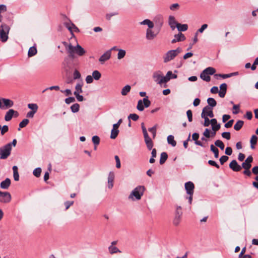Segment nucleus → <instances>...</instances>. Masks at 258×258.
<instances>
[{
  "label": "nucleus",
  "instance_id": "obj_34",
  "mask_svg": "<svg viewBox=\"0 0 258 258\" xmlns=\"http://www.w3.org/2000/svg\"><path fill=\"white\" fill-rule=\"evenodd\" d=\"M82 86L83 84L81 83H78L75 87V91L74 92V95L80 94L82 92Z\"/></svg>",
  "mask_w": 258,
  "mask_h": 258
},
{
  "label": "nucleus",
  "instance_id": "obj_35",
  "mask_svg": "<svg viewBox=\"0 0 258 258\" xmlns=\"http://www.w3.org/2000/svg\"><path fill=\"white\" fill-rule=\"evenodd\" d=\"M141 25H147L148 26L149 28H153L154 27L153 23L149 19H146L143 21L141 22Z\"/></svg>",
  "mask_w": 258,
  "mask_h": 258
},
{
  "label": "nucleus",
  "instance_id": "obj_46",
  "mask_svg": "<svg viewBox=\"0 0 258 258\" xmlns=\"http://www.w3.org/2000/svg\"><path fill=\"white\" fill-rule=\"evenodd\" d=\"M80 108V105L78 103L74 104L71 107V110L73 112L76 113L79 111Z\"/></svg>",
  "mask_w": 258,
  "mask_h": 258
},
{
  "label": "nucleus",
  "instance_id": "obj_17",
  "mask_svg": "<svg viewBox=\"0 0 258 258\" xmlns=\"http://www.w3.org/2000/svg\"><path fill=\"white\" fill-rule=\"evenodd\" d=\"M185 39V37L181 33L174 35V38L171 41L172 43H175L176 42L182 41Z\"/></svg>",
  "mask_w": 258,
  "mask_h": 258
},
{
  "label": "nucleus",
  "instance_id": "obj_24",
  "mask_svg": "<svg viewBox=\"0 0 258 258\" xmlns=\"http://www.w3.org/2000/svg\"><path fill=\"white\" fill-rule=\"evenodd\" d=\"M145 142L146 143V144L147 145V148L151 150L153 146V143L151 140V139L149 137V136L145 137Z\"/></svg>",
  "mask_w": 258,
  "mask_h": 258
},
{
  "label": "nucleus",
  "instance_id": "obj_4",
  "mask_svg": "<svg viewBox=\"0 0 258 258\" xmlns=\"http://www.w3.org/2000/svg\"><path fill=\"white\" fill-rule=\"evenodd\" d=\"M10 27L6 24H3L0 27V38L3 42H6L8 39V34Z\"/></svg>",
  "mask_w": 258,
  "mask_h": 258
},
{
  "label": "nucleus",
  "instance_id": "obj_47",
  "mask_svg": "<svg viewBox=\"0 0 258 258\" xmlns=\"http://www.w3.org/2000/svg\"><path fill=\"white\" fill-rule=\"evenodd\" d=\"M215 145L217 147L220 148L221 150H223L224 149V144L221 140H218L216 141L215 142Z\"/></svg>",
  "mask_w": 258,
  "mask_h": 258
},
{
  "label": "nucleus",
  "instance_id": "obj_29",
  "mask_svg": "<svg viewBox=\"0 0 258 258\" xmlns=\"http://www.w3.org/2000/svg\"><path fill=\"white\" fill-rule=\"evenodd\" d=\"M244 122L242 120H238L234 126V128L236 131H239L243 125Z\"/></svg>",
  "mask_w": 258,
  "mask_h": 258
},
{
  "label": "nucleus",
  "instance_id": "obj_60",
  "mask_svg": "<svg viewBox=\"0 0 258 258\" xmlns=\"http://www.w3.org/2000/svg\"><path fill=\"white\" fill-rule=\"evenodd\" d=\"M233 109L234 110L233 111V113L234 114H237L239 111V105H234L233 106Z\"/></svg>",
  "mask_w": 258,
  "mask_h": 258
},
{
  "label": "nucleus",
  "instance_id": "obj_7",
  "mask_svg": "<svg viewBox=\"0 0 258 258\" xmlns=\"http://www.w3.org/2000/svg\"><path fill=\"white\" fill-rule=\"evenodd\" d=\"M11 195L9 192L0 191V202L9 203L11 201Z\"/></svg>",
  "mask_w": 258,
  "mask_h": 258
},
{
  "label": "nucleus",
  "instance_id": "obj_27",
  "mask_svg": "<svg viewBox=\"0 0 258 258\" xmlns=\"http://www.w3.org/2000/svg\"><path fill=\"white\" fill-rule=\"evenodd\" d=\"M257 141V137L255 135H252L250 141V147L252 149H254L255 148V145L256 144Z\"/></svg>",
  "mask_w": 258,
  "mask_h": 258
},
{
  "label": "nucleus",
  "instance_id": "obj_28",
  "mask_svg": "<svg viewBox=\"0 0 258 258\" xmlns=\"http://www.w3.org/2000/svg\"><path fill=\"white\" fill-rule=\"evenodd\" d=\"M13 170L14 180L18 181L19 180V175L18 171V167L16 166H14L13 167Z\"/></svg>",
  "mask_w": 258,
  "mask_h": 258
},
{
  "label": "nucleus",
  "instance_id": "obj_19",
  "mask_svg": "<svg viewBox=\"0 0 258 258\" xmlns=\"http://www.w3.org/2000/svg\"><path fill=\"white\" fill-rule=\"evenodd\" d=\"M220 90L219 91V96L221 98H223L225 96L227 91L226 84H222L220 86Z\"/></svg>",
  "mask_w": 258,
  "mask_h": 258
},
{
  "label": "nucleus",
  "instance_id": "obj_9",
  "mask_svg": "<svg viewBox=\"0 0 258 258\" xmlns=\"http://www.w3.org/2000/svg\"><path fill=\"white\" fill-rule=\"evenodd\" d=\"M151 29L148 28L146 31V38L149 40L154 39L160 31L159 28L157 31H153Z\"/></svg>",
  "mask_w": 258,
  "mask_h": 258
},
{
  "label": "nucleus",
  "instance_id": "obj_56",
  "mask_svg": "<svg viewBox=\"0 0 258 258\" xmlns=\"http://www.w3.org/2000/svg\"><path fill=\"white\" fill-rule=\"evenodd\" d=\"M1 135H4L9 130L8 126L6 125H4L2 127H1Z\"/></svg>",
  "mask_w": 258,
  "mask_h": 258
},
{
  "label": "nucleus",
  "instance_id": "obj_43",
  "mask_svg": "<svg viewBox=\"0 0 258 258\" xmlns=\"http://www.w3.org/2000/svg\"><path fill=\"white\" fill-rule=\"evenodd\" d=\"M234 75V74L233 73L228 74H215L214 76L216 79H218V77H221L223 79H226V78L231 77L233 76Z\"/></svg>",
  "mask_w": 258,
  "mask_h": 258
},
{
  "label": "nucleus",
  "instance_id": "obj_42",
  "mask_svg": "<svg viewBox=\"0 0 258 258\" xmlns=\"http://www.w3.org/2000/svg\"><path fill=\"white\" fill-rule=\"evenodd\" d=\"M118 52L117 54V58L118 59H121L123 58L125 55V54H126L125 51L123 49H118Z\"/></svg>",
  "mask_w": 258,
  "mask_h": 258
},
{
  "label": "nucleus",
  "instance_id": "obj_63",
  "mask_svg": "<svg viewBox=\"0 0 258 258\" xmlns=\"http://www.w3.org/2000/svg\"><path fill=\"white\" fill-rule=\"evenodd\" d=\"M85 80L87 84H91L93 81V78L92 76L88 75L86 77Z\"/></svg>",
  "mask_w": 258,
  "mask_h": 258
},
{
  "label": "nucleus",
  "instance_id": "obj_12",
  "mask_svg": "<svg viewBox=\"0 0 258 258\" xmlns=\"http://www.w3.org/2000/svg\"><path fill=\"white\" fill-rule=\"evenodd\" d=\"M253 161V158L251 156H249L244 162L242 164L241 167L244 169H250L251 167V163Z\"/></svg>",
  "mask_w": 258,
  "mask_h": 258
},
{
  "label": "nucleus",
  "instance_id": "obj_59",
  "mask_svg": "<svg viewBox=\"0 0 258 258\" xmlns=\"http://www.w3.org/2000/svg\"><path fill=\"white\" fill-rule=\"evenodd\" d=\"M228 160V157L226 156H222L220 158V163L223 165L225 162H226Z\"/></svg>",
  "mask_w": 258,
  "mask_h": 258
},
{
  "label": "nucleus",
  "instance_id": "obj_62",
  "mask_svg": "<svg viewBox=\"0 0 258 258\" xmlns=\"http://www.w3.org/2000/svg\"><path fill=\"white\" fill-rule=\"evenodd\" d=\"M75 101V99L73 97H70L65 99V102L66 103L69 104L72 102H74Z\"/></svg>",
  "mask_w": 258,
  "mask_h": 258
},
{
  "label": "nucleus",
  "instance_id": "obj_39",
  "mask_svg": "<svg viewBox=\"0 0 258 258\" xmlns=\"http://www.w3.org/2000/svg\"><path fill=\"white\" fill-rule=\"evenodd\" d=\"M119 133V130L117 128H113L111 130L110 138L112 139H115Z\"/></svg>",
  "mask_w": 258,
  "mask_h": 258
},
{
  "label": "nucleus",
  "instance_id": "obj_25",
  "mask_svg": "<svg viewBox=\"0 0 258 258\" xmlns=\"http://www.w3.org/2000/svg\"><path fill=\"white\" fill-rule=\"evenodd\" d=\"M63 45L66 47L68 53H69V56L72 58L74 57V53H75L73 49L70 48V44L68 45L67 42H63Z\"/></svg>",
  "mask_w": 258,
  "mask_h": 258
},
{
  "label": "nucleus",
  "instance_id": "obj_40",
  "mask_svg": "<svg viewBox=\"0 0 258 258\" xmlns=\"http://www.w3.org/2000/svg\"><path fill=\"white\" fill-rule=\"evenodd\" d=\"M210 149H211V151L214 153V157L216 158H218L219 157L218 149L216 147H215L213 145H211L210 146Z\"/></svg>",
  "mask_w": 258,
  "mask_h": 258
},
{
  "label": "nucleus",
  "instance_id": "obj_18",
  "mask_svg": "<svg viewBox=\"0 0 258 258\" xmlns=\"http://www.w3.org/2000/svg\"><path fill=\"white\" fill-rule=\"evenodd\" d=\"M11 180L9 178H7L5 180L1 182L0 184V187L2 189H8L11 185Z\"/></svg>",
  "mask_w": 258,
  "mask_h": 258
},
{
  "label": "nucleus",
  "instance_id": "obj_36",
  "mask_svg": "<svg viewBox=\"0 0 258 258\" xmlns=\"http://www.w3.org/2000/svg\"><path fill=\"white\" fill-rule=\"evenodd\" d=\"M131 86L128 85L125 86L121 90V95L123 96L126 95L131 90Z\"/></svg>",
  "mask_w": 258,
  "mask_h": 258
},
{
  "label": "nucleus",
  "instance_id": "obj_13",
  "mask_svg": "<svg viewBox=\"0 0 258 258\" xmlns=\"http://www.w3.org/2000/svg\"><path fill=\"white\" fill-rule=\"evenodd\" d=\"M194 188L195 185L192 182L188 181L185 183V188L188 195H193Z\"/></svg>",
  "mask_w": 258,
  "mask_h": 258
},
{
  "label": "nucleus",
  "instance_id": "obj_16",
  "mask_svg": "<svg viewBox=\"0 0 258 258\" xmlns=\"http://www.w3.org/2000/svg\"><path fill=\"white\" fill-rule=\"evenodd\" d=\"M13 105L14 102L12 100L9 99L3 98V106H4V108H2V109H7L12 107Z\"/></svg>",
  "mask_w": 258,
  "mask_h": 258
},
{
  "label": "nucleus",
  "instance_id": "obj_64",
  "mask_svg": "<svg viewBox=\"0 0 258 258\" xmlns=\"http://www.w3.org/2000/svg\"><path fill=\"white\" fill-rule=\"evenodd\" d=\"M73 75L74 79H78L81 78V74L77 70L74 71Z\"/></svg>",
  "mask_w": 258,
  "mask_h": 258
},
{
  "label": "nucleus",
  "instance_id": "obj_20",
  "mask_svg": "<svg viewBox=\"0 0 258 258\" xmlns=\"http://www.w3.org/2000/svg\"><path fill=\"white\" fill-rule=\"evenodd\" d=\"M177 76L176 74H173L171 71H168L166 76H164V82L167 83L171 79H176L177 78Z\"/></svg>",
  "mask_w": 258,
  "mask_h": 258
},
{
  "label": "nucleus",
  "instance_id": "obj_30",
  "mask_svg": "<svg viewBox=\"0 0 258 258\" xmlns=\"http://www.w3.org/2000/svg\"><path fill=\"white\" fill-rule=\"evenodd\" d=\"M204 73H206L208 76L212 75L216 72V70L212 67H208L204 71Z\"/></svg>",
  "mask_w": 258,
  "mask_h": 258
},
{
  "label": "nucleus",
  "instance_id": "obj_41",
  "mask_svg": "<svg viewBox=\"0 0 258 258\" xmlns=\"http://www.w3.org/2000/svg\"><path fill=\"white\" fill-rule=\"evenodd\" d=\"M200 77L202 79L208 82H210L211 80L210 77L208 76L206 73H204V71L201 73Z\"/></svg>",
  "mask_w": 258,
  "mask_h": 258
},
{
  "label": "nucleus",
  "instance_id": "obj_23",
  "mask_svg": "<svg viewBox=\"0 0 258 258\" xmlns=\"http://www.w3.org/2000/svg\"><path fill=\"white\" fill-rule=\"evenodd\" d=\"M211 124L213 131H218L220 128V124L217 123V120L215 118L211 120Z\"/></svg>",
  "mask_w": 258,
  "mask_h": 258
},
{
  "label": "nucleus",
  "instance_id": "obj_45",
  "mask_svg": "<svg viewBox=\"0 0 258 258\" xmlns=\"http://www.w3.org/2000/svg\"><path fill=\"white\" fill-rule=\"evenodd\" d=\"M28 107L29 109L32 110L31 111H34L35 112L37 111L38 108V105L35 103L28 104Z\"/></svg>",
  "mask_w": 258,
  "mask_h": 258
},
{
  "label": "nucleus",
  "instance_id": "obj_50",
  "mask_svg": "<svg viewBox=\"0 0 258 258\" xmlns=\"http://www.w3.org/2000/svg\"><path fill=\"white\" fill-rule=\"evenodd\" d=\"M41 173V169L39 167L35 169L33 172L34 175L37 177H39L40 176Z\"/></svg>",
  "mask_w": 258,
  "mask_h": 258
},
{
  "label": "nucleus",
  "instance_id": "obj_55",
  "mask_svg": "<svg viewBox=\"0 0 258 258\" xmlns=\"http://www.w3.org/2000/svg\"><path fill=\"white\" fill-rule=\"evenodd\" d=\"M186 114L188 118V120L189 122H191L192 120V113L191 110H188L186 111Z\"/></svg>",
  "mask_w": 258,
  "mask_h": 258
},
{
  "label": "nucleus",
  "instance_id": "obj_49",
  "mask_svg": "<svg viewBox=\"0 0 258 258\" xmlns=\"http://www.w3.org/2000/svg\"><path fill=\"white\" fill-rule=\"evenodd\" d=\"M181 215H175V217L173 220V224L177 226L179 224L180 219H181Z\"/></svg>",
  "mask_w": 258,
  "mask_h": 258
},
{
  "label": "nucleus",
  "instance_id": "obj_11",
  "mask_svg": "<svg viewBox=\"0 0 258 258\" xmlns=\"http://www.w3.org/2000/svg\"><path fill=\"white\" fill-rule=\"evenodd\" d=\"M14 115H15L16 116H18L19 115L18 112L12 109L9 110L5 114V120L6 121L11 120Z\"/></svg>",
  "mask_w": 258,
  "mask_h": 258
},
{
  "label": "nucleus",
  "instance_id": "obj_31",
  "mask_svg": "<svg viewBox=\"0 0 258 258\" xmlns=\"http://www.w3.org/2000/svg\"><path fill=\"white\" fill-rule=\"evenodd\" d=\"M168 158V155L166 152H162L160 155V164H163L165 162Z\"/></svg>",
  "mask_w": 258,
  "mask_h": 258
},
{
  "label": "nucleus",
  "instance_id": "obj_26",
  "mask_svg": "<svg viewBox=\"0 0 258 258\" xmlns=\"http://www.w3.org/2000/svg\"><path fill=\"white\" fill-rule=\"evenodd\" d=\"M176 27L179 32L185 31L188 29V25L187 24H181L178 23Z\"/></svg>",
  "mask_w": 258,
  "mask_h": 258
},
{
  "label": "nucleus",
  "instance_id": "obj_44",
  "mask_svg": "<svg viewBox=\"0 0 258 258\" xmlns=\"http://www.w3.org/2000/svg\"><path fill=\"white\" fill-rule=\"evenodd\" d=\"M108 249H109V252L111 254H113L115 253H117L118 252H120L117 247H116V246H114L113 245H110Z\"/></svg>",
  "mask_w": 258,
  "mask_h": 258
},
{
  "label": "nucleus",
  "instance_id": "obj_52",
  "mask_svg": "<svg viewBox=\"0 0 258 258\" xmlns=\"http://www.w3.org/2000/svg\"><path fill=\"white\" fill-rule=\"evenodd\" d=\"M92 142L95 146L99 145L100 143V138L97 136H94L92 137Z\"/></svg>",
  "mask_w": 258,
  "mask_h": 258
},
{
  "label": "nucleus",
  "instance_id": "obj_53",
  "mask_svg": "<svg viewBox=\"0 0 258 258\" xmlns=\"http://www.w3.org/2000/svg\"><path fill=\"white\" fill-rule=\"evenodd\" d=\"M201 117L204 119V123L203 124L204 126H209L210 124L211 123V120H210L208 117L201 116Z\"/></svg>",
  "mask_w": 258,
  "mask_h": 258
},
{
  "label": "nucleus",
  "instance_id": "obj_32",
  "mask_svg": "<svg viewBox=\"0 0 258 258\" xmlns=\"http://www.w3.org/2000/svg\"><path fill=\"white\" fill-rule=\"evenodd\" d=\"M36 53H37L36 48L34 46H32L29 48V49L28 50V55L29 57H32L33 56L35 55Z\"/></svg>",
  "mask_w": 258,
  "mask_h": 258
},
{
  "label": "nucleus",
  "instance_id": "obj_3",
  "mask_svg": "<svg viewBox=\"0 0 258 258\" xmlns=\"http://www.w3.org/2000/svg\"><path fill=\"white\" fill-rule=\"evenodd\" d=\"M11 150L12 147L11 143H9L0 148V158L2 159L7 158L10 155Z\"/></svg>",
  "mask_w": 258,
  "mask_h": 258
},
{
  "label": "nucleus",
  "instance_id": "obj_14",
  "mask_svg": "<svg viewBox=\"0 0 258 258\" xmlns=\"http://www.w3.org/2000/svg\"><path fill=\"white\" fill-rule=\"evenodd\" d=\"M229 167L234 171H239L242 167L238 164L237 161L235 160H232L229 164Z\"/></svg>",
  "mask_w": 258,
  "mask_h": 258
},
{
  "label": "nucleus",
  "instance_id": "obj_1",
  "mask_svg": "<svg viewBox=\"0 0 258 258\" xmlns=\"http://www.w3.org/2000/svg\"><path fill=\"white\" fill-rule=\"evenodd\" d=\"M145 190V187L143 186H138L128 196V199L132 201L139 200L141 199Z\"/></svg>",
  "mask_w": 258,
  "mask_h": 258
},
{
  "label": "nucleus",
  "instance_id": "obj_48",
  "mask_svg": "<svg viewBox=\"0 0 258 258\" xmlns=\"http://www.w3.org/2000/svg\"><path fill=\"white\" fill-rule=\"evenodd\" d=\"M157 127V124H156L152 127L149 128V131L153 134V139H154L156 137Z\"/></svg>",
  "mask_w": 258,
  "mask_h": 258
},
{
  "label": "nucleus",
  "instance_id": "obj_2",
  "mask_svg": "<svg viewBox=\"0 0 258 258\" xmlns=\"http://www.w3.org/2000/svg\"><path fill=\"white\" fill-rule=\"evenodd\" d=\"M181 52V48L180 47H178L176 49L170 50L168 51L163 57L164 62L167 63L173 60Z\"/></svg>",
  "mask_w": 258,
  "mask_h": 258
},
{
  "label": "nucleus",
  "instance_id": "obj_6",
  "mask_svg": "<svg viewBox=\"0 0 258 258\" xmlns=\"http://www.w3.org/2000/svg\"><path fill=\"white\" fill-rule=\"evenodd\" d=\"M164 76H163L162 73L160 71L155 72L153 75L154 80L160 85L166 83V82H164Z\"/></svg>",
  "mask_w": 258,
  "mask_h": 258
},
{
  "label": "nucleus",
  "instance_id": "obj_38",
  "mask_svg": "<svg viewBox=\"0 0 258 258\" xmlns=\"http://www.w3.org/2000/svg\"><path fill=\"white\" fill-rule=\"evenodd\" d=\"M207 102L209 105L208 106L211 108L215 107L217 104L216 100L213 98H209L207 99Z\"/></svg>",
  "mask_w": 258,
  "mask_h": 258
},
{
  "label": "nucleus",
  "instance_id": "obj_15",
  "mask_svg": "<svg viewBox=\"0 0 258 258\" xmlns=\"http://www.w3.org/2000/svg\"><path fill=\"white\" fill-rule=\"evenodd\" d=\"M111 57V50H107L99 58V61L103 63L105 61L108 60Z\"/></svg>",
  "mask_w": 258,
  "mask_h": 258
},
{
  "label": "nucleus",
  "instance_id": "obj_58",
  "mask_svg": "<svg viewBox=\"0 0 258 258\" xmlns=\"http://www.w3.org/2000/svg\"><path fill=\"white\" fill-rule=\"evenodd\" d=\"M182 212L181 211V208L180 206H176V211H175V215H181L182 216Z\"/></svg>",
  "mask_w": 258,
  "mask_h": 258
},
{
  "label": "nucleus",
  "instance_id": "obj_61",
  "mask_svg": "<svg viewBox=\"0 0 258 258\" xmlns=\"http://www.w3.org/2000/svg\"><path fill=\"white\" fill-rule=\"evenodd\" d=\"M203 135L205 138H210L211 137L210 130L208 128H206L203 133Z\"/></svg>",
  "mask_w": 258,
  "mask_h": 258
},
{
  "label": "nucleus",
  "instance_id": "obj_57",
  "mask_svg": "<svg viewBox=\"0 0 258 258\" xmlns=\"http://www.w3.org/2000/svg\"><path fill=\"white\" fill-rule=\"evenodd\" d=\"M222 137L227 140H230L231 138L230 133L229 132H224L222 134Z\"/></svg>",
  "mask_w": 258,
  "mask_h": 258
},
{
  "label": "nucleus",
  "instance_id": "obj_37",
  "mask_svg": "<svg viewBox=\"0 0 258 258\" xmlns=\"http://www.w3.org/2000/svg\"><path fill=\"white\" fill-rule=\"evenodd\" d=\"M92 76L94 80H99L101 77V74L98 71L95 70L93 72Z\"/></svg>",
  "mask_w": 258,
  "mask_h": 258
},
{
  "label": "nucleus",
  "instance_id": "obj_51",
  "mask_svg": "<svg viewBox=\"0 0 258 258\" xmlns=\"http://www.w3.org/2000/svg\"><path fill=\"white\" fill-rule=\"evenodd\" d=\"M29 120L28 119H23L20 123H19V127L20 128H23L25 127L28 123Z\"/></svg>",
  "mask_w": 258,
  "mask_h": 258
},
{
  "label": "nucleus",
  "instance_id": "obj_10",
  "mask_svg": "<svg viewBox=\"0 0 258 258\" xmlns=\"http://www.w3.org/2000/svg\"><path fill=\"white\" fill-rule=\"evenodd\" d=\"M201 116H204L208 117H214V113L213 109L209 106H205L203 109L201 114Z\"/></svg>",
  "mask_w": 258,
  "mask_h": 258
},
{
  "label": "nucleus",
  "instance_id": "obj_8",
  "mask_svg": "<svg viewBox=\"0 0 258 258\" xmlns=\"http://www.w3.org/2000/svg\"><path fill=\"white\" fill-rule=\"evenodd\" d=\"M70 48L73 49L75 52L80 56L84 55L86 53L85 49L79 44L73 46L71 44H70Z\"/></svg>",
  "mask_w": 258,
  "mask_h": 258
},
{
  "label": "nucleus",
  "instance_id": "obj_21",
  "mask_svg": "<svg viewBox=\"0 0 258 258\" xmlns=\"http://www.w3.org/2000/svg\"><path fill=\"white\" fill-rule=\"evenodd\" d=\"M178 23L176 21L175 18L172 16H170L169 17V24L172 29V30H174L175 27L177 26Z\"/></svg>",
  "mask_w": 258,
  "mask_h": 258
},
{
  "label": "nucleus",
  "instance_id": "obj_33",
  "mask_svg": "<svg viewBox=\"0 0 258 258\" xmlns=\"http://www.w3.org/2000/svg\"><path fill=\"white\" fill-rule=\"evenodd\" d=\"M167 142L169 144L171 145L173 147H175L176 145V142L172 135H169L167 137Z\"/></svg>",
  "mask_w": 258,
  "mask_h": 258
},
{
  "label": "nucleus",
  "instance_id": "obj_5",
  "mask_svg": "<svg viewBox=\"0 0 258 258\" xmlns=\"http://www.w3.org/2000/svg\"><path fill=\"white\" fill-rule=\"evenodd\" d=\"M151 104V101L149 100L148 97L146 96L143 100H139L138 102L137 108L138 110L142 111L145 107H148Z\"/></svg>",
  "mask_w": 258,
  "mask_h": 258
},
{
  "label": "nucleus",
  "instance_id": "obj_22",
  "mask_svg": "<svg viewBox=\"0 0 258 258\" xmlns=\"http://www.w3.org/2000/svg\"><path fill=\"white\" fill-rule=\"evenodd\" d=\"M114 175L113 172H110L108 177V186L109 188H112L113 186Z\"/></svg>",
  "mask_w": 258,
  "mask_h": 258
},
{
  "label": "nucleus",
  "instance_id": "obj_54",
  "mask_svg": "<svg viewBox=\"0 0 258 258\" xmlns=\"http://www.w3.org/2000/svg\"><path fill=\"white\" fill-rule=\"evenodd\" d=\"M128 119H132L134 121H137L139 119V116L138 115H137L135 113H133V114H130V115L128 116Z\"/></svg>",
  "mask_w": 258,
  "mask_h": 258
}]
</instances>
